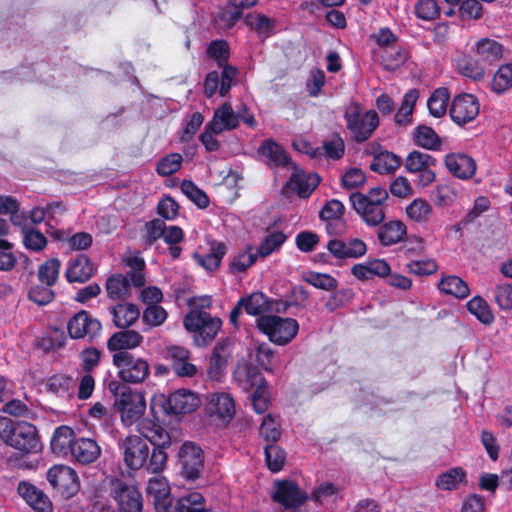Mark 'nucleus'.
Returning <instances> with one entry per match:
<instances>
[{
	"label": "nucleus",
	"instance_id": "obj_59",
	"mask_svg": "<svg viewBox=\"0 0 512 512\" xmlns=\"http://www.w3.org/2000/svg\"><path fill=\"white\" fill-rule=\"evenodd\" d=\"M247 26L256 30L259 34L267 36L273 29V21L263 14L250 13L245 18Z\"/></svg>",
	"mask_w": 512,
	"mask_h": 512
},
{
	"label": "nucleus",
	"instance_id": "obj_24",
	"mask_svg": "<svg viewBox=\"0 0 512 512\" xmlns=\"http://www.w3.org/2000/svg\"><path fill=\"white\" fill-rule=\"evenodd\" d=\"M230 347L229 339H223L214 346L207 370L210 379L218 380L223 375L231 355Z\"/></svg>",
	"mask_w": 512,
	"mask_h": 512
},
{
	"label": "nucleus",
	"instance_id": "obj_50",
	"mask_svg": "<svg viewBox=\"0 0 512 512\" xmlns=\"http://www.w3.org/2000/svg\"><path fill=\"white\" fill-rule=\"evenodd\" d=\"M492 90L498 94L512 88V64L502 65L494 74Z\"/></svg>",
	"mask_w": 512,
	"mask_h": 512
},
{
	"label": "nucleus",
	"instance_id": "obj_58",
	"mask_svg": "<svg viewBox=\"0 0 512 512\" xmlns=\"http://www.w3.org/2000/svg\"><path fill=\"white\" fill-rule=\"evenodd\" d=\"M485 64L473 59H463L459 62L458 67L460 72L471 79L480 80L485 75Z\"/></svg>",
	"mask_w": 512,
	"mask_h": 512
},
{
	"label": "nucleus",
	"instance_id": "obj_52",
	"mask_svg": "<svg viewBox=\"0 0 512 512\" xmlns=\"http://www.w3.org/2000/svg\"><path fill=\"white\" fill-rule=\"evenodd\" d=\"M23 244L26 249L40 252L47 246V238L34 228H23Z\"/></svg>",
	"mask_w": 512,
	"mask_h": 512
},
{
	"label": "nucleus",
	"instance_id": "obj_32",
	"mask_svg": "<svg viewBox=\"0 0 512 512\" xmlns=\"http://www.w3.org/2000/svg\"><path fill=\"white\" fill-rule=\"evenodd\" d=\"M258 153L267 160L270 166H288L290 165V157L286 151L275 141L265 140L258 148Z\"/></svg>",
	"mask_w": 512,
	"mask_h": 512
},
{
	"label": "nucleus",
	"instance_id": "obj_62",
	"mask_svg": "<svg viewBox=\"0 0 512 512\" xmlns=\"http://www.w3.org/2000/svg\"><path fill=\"white\" fill-rule=\"evenodd\" d=\"M382 64L387 70H395L406 60V54L397 45L393 48L384 50L382 56Z\"/></svg>",
	"mask_w": 512,
	"mask_h": 512
},
{
	"label": "nucleus",
	"instance_id": "obj_9",
	"mask_svg": "<svg viewBox=\"0 0 512 512\" xmlns=\"http://www.w3.org/2000/svg\"><path fill=\"white\" fill-rule=\"evenodd\" d=\"M181 475L189 481H194L201 476L204 468L203 450L193 442H185L178 452Z\"/></svg>",
	"mask_w": 512,
	"mask_h": 512
},
{
	"label": "nucleus",
	"instance_id": "obj_14",
	"mask_svg": "<svg viewBox=\"0 0 512 512\" xmlns=\"http://www.w3.org/2000/svg\"><path fill=\"white\" fill-rule=\"evenodd\" d=\"M156 502L155 509L157 512H207L205 507V498L199 492H190L173 501L170 496Z\"/></svg>",
	"mask_w": 512,
	"mask_h": 512
},
{
	"label": "nucleus",
	"instance_id": "obj_35",
	"mask_svg": "<svg viewBox=\"0 0 512 512\" xmlns=\"http://www.w3.org/2000/svg\"><path fill=\"white\" fill-rule=\"evenodd\" d=\"M378 239L383 246L401 242L406 235V226L401 221H390L378 229Z\"/></svg>",
	"mask_w": 512,
	"mask_h": 512
},
{
	"label": "nucleus",
	"instance_id": "obj_60",
	"mask_svg": "<svg viewBox=\"0 0 512 512\" xmlns=\"http://www.w3.org/2000/svg\"><path fill=\"white\" fill-rule=\"evenodd\" d=\"M258 254L257 252H253L251 247L244 252L238 253L231 261L230 271L234 274L246 271V269L256 261Z\"/></svg>",
	"mask_w": 512,
	"mask_h": 512
},
{
	"label": "nucleus",
	"instance_id": "obj_29",
	"mask_svg": "<svg viewBox=\"0 0 512 512\" xmlns=\"http://www.w3.org/2000/svg\"><path fill=\"white\" fill-rule=\"evenodd\" d=\"M445 165L450 173L460 179H468L475 174V161L464 154H449L445 157Z\"/></svg>",
	"mask_w": 512,
	"mask_h": 512
},
{
	"label": "nucleus",
	"instance_id": "obj_55",
	"mask_svg": "<svg viewBox=\"0 0 512 512\" xmlns=\"http://www.w3.org/2000/svg\"><path fill=\"white\" fill-rule=\"evenodd\" d=\"M181 191L199 208L203 209L209 205V198L206 193L199 189L192 181L184 180L181 183Z\"/></svg>",
	"mask_w": 512,
	"mask_h": 512
},
{
	"label": "nucleus",
	"instance_id": "obj_20",
	"mask_svg": "<svg viewBox=\"0 0 512 512\" xmlns=\"http://www.w3.org/2000/svg\"><path fill=\"white\" fill-rule=\"evenodd\" d=\"M100 330V322L91 318L86 311L78 312L68 322V332L74 339L83 338L85 336L94 337Z\"/></svg>",
	"mask_w": 512,
	"mask_h": 512
},
{
	"label": "nucleus",
	"instance_id": "obj_1",
	"mask_svg": "<svg viewBox=\"0 0 512 512\" xmlns=\"http://www.w3.org/2000/svg\"><path fill=\"white\" fill-rule=\"evenodd\" d=\"M388 192L382 187L370 189L367 193L354 192L350 202L356 213L368 226H378L385 219Z\"/></svg>",
	"mask_w": 512,
	"mask_h": 512
},
{
	"label": "nucleus",
	"instance_id": "obj_64",
	"mask_svg": "<svg viewBox=\"0 0 512 512\" xmlns=\"http://www.w3.org/2000/svg\"><path fill=\"white\" fill-rule=\"evenodd\" d=\"M494 299L501 309H512V285L508 283L497 285L494 290Z\"/></svg>",
	"mask_w": 512,
	"mask_h": 512
},
{
	"label": "nucleus",
	"instance_id": "obj_34",
	"mask_svg": "<svg viewBox=\"0 0 512 512\" xmlns=\"http://www.w3.org/2000/svg\"><path fill=\"white\" fill-rule=\"evenodd\" d=\"M113 322L121 329L132 326L140 316L138 307L133 303H120L112 308Z\"/></svg>",
	"mask_w": 512,
	"mask_h": 512
},
{
	"label": "nucleus",
	"instance_id": "obj_38",
	"mask_svg": "<svg viewBox=\"0 0 512 512\" xmlns=\"http://www.w3.org/2000/svg\"><path fill=\"white\" fill-rule=\"evenodd\" d=\"M418 98L419 91L417 89H411L404 95L401 106L395 115L396 124L406 126L412 122V115Z\"/></svg>",
	"mask_w": 512,
	"mask_h": 512
},
{
	"label": "nucleus",
	"instance_id": "obj_39",
	"mask_svg": "<svg viewBox=\"0 0 512 512\" xmlns=\"http://www.w3.org/2000/svg\"><path fill=\"white\" fill-rule=\"evenodd\" d=\"M438 287L441 292L456 298H466L470 293L467 283L454 275L443 277Z\"/></svg>",
	"mask_w": 512,
	"mask_h": 512
},
{
	"label": "nucleus",
	"instance_id": "obj_26",
	"mask_svg": "<svg viewBox=\"0 0 512 512\" xmlns=\"http://www.w3.org/2000/svg\"><path fill=\"white\" fill-rule=\"evenodd\" d=\"M320 177L317 174H305L294 167V172L286 184V188L294 191L301 198H307L318 186Z\"/></svg>",
	"mask_w": 512,
	"mask_h": 512
},
{
	"label": "nucleus",
	"instance_id": "obj_57",
	"mask_svg": "<svg viewBox=\"0 0 512 512\" xmlns=\"http://www.w3.org/2000/svg\"><path fill=\"white\" fill-rule=\"evenodd\" d=\"M183 157L179 153H171L161 158L157 164V172L161 176H170L181 168Z\"/></svg>",
	"mask_w": 512,
	"mask_h": 512
},
{
	"label": "nucleus",
	"instance_id": "obj_22",
	"mask_svg": "<svg viewBox=\"0 0 512 512\" xmlns=\"http://www.w3.org/2000/svg\"><path fill=\"white\" fill-rule=\"evenodd\" d=\"M137 430L155 447H169L171 445L169 433L160 425L157 419L144 418L138 423Z\"/></svg>",
	"mask_w": 512,
	"mask_h": 512
},
{
	"label": "nucleus",
	"instance_id": "obj_53",
	"mask_svg": "<svg viewBox=\"0 0 512 512\" xmlns=\"http://www.w3.org/2000/svg\"><path fill=\"white\" fill-rule=\"evenodd\" d=\"M166 447L156 446L151 452L150 457L147 459L144 468L153 474L161 473L167 464L168 455L165 452Z\"/></svg>",
	"mask_w": 512,
	"mask_h": 512
},
{
	"label": "nucleus",
	"instance_id": "obj_28",
	"mask_svg": "<svg viewBox=\"0 0 512 512\" xmlns=\"http://www.w3.org/2000/svg\"><path fill=\"white\" fill-rule=\"evenodd\" d=\"M101 453L97 442L90 438H78L72 446L70 456L81 464H90L96 461Z\"/></svg>",
	"mask_w": 512,
	"mask_h": 512
},
{
	"label": "nucleus",
	"instance_id": "obj_19",
	"mask_svg": "<svg viewBox=\"0 0 512 512\" xmlns=\"http://www.w3.org/2000/svg\"><path fill=\"white\" fill-rule=\"evenodd\" d=\"M328 251L338 259L359 258L366 254V244L358 238L344 241L341 239H331L327 244Z\"/></svg>",
	"mask_w": 512,
	"mask_h": 512
},
{
	"label": "nucleus",
	"instance_id": "obj_18",
	"mask_svg": "<svg viewBox=\"0 0 512 512\" xmlns=\"http://www.w3.org/2000/svg\"><path fill=\"white\" fill-rule=\"evenodd\" d=\"M206 410L210 415L227 423L235 414V402L228 393H212L207 397Z\"/></svg>",
	"mask_w": 512,
	"mask_h": 512
},
{
	"label": "nucleus",
	"instance_id": "obj_56",
	"mask_svg": "<svg viewBox=\"0 0 512 512\" xmlns=\"http://www.w3.org/2000/svg\"><path fill=\"white\" fill-rule=\"evenodd\" d=\"M167 311L159 305H149L143 311L142 321L149 328L161 326L167 319Z\"/></svg>",
	"mask_w": 512,
	"mask_h": 512
},
{
	"label": "nucleus",
	"instance_id": "obj_7",
	"mask_svg": "<svg viewBox=\"0 0 512 512\" xmlns=\"http://www.w3.org/2000/svg\"><path fill=\"white\" fill-rule=\"evenodd\" d=\"M272 498L283 507L281 512H303L302 506L308 496L296 483L284 480L275 483Z\"/></svg>",
	"mask_w": 512,
	"mask_h": 512
},
{
	"label": "nucleus",
	"instance_id": "obj_48",
	"mask_svg": "<svg viewBox=\"0 0 512 512\" xmlns=\"http://www.w3.org/2000/svg\"><path fill=\"white\" fill-rule=\"evenodd\" d=\"M466 473L460 468H452L442 473L436 480V486L442 490H454L465 481Z\"/></svg>",
	"mask_w": 512,
	"mask_h": 512
},
{
	"label": "nucleus",
	"instance_id": "obj_47",
	"mask_svg": "<svg viewBox=\"0 0 512 512\" xmlns=\"http://www.w3.org/2000/svg\"><path fill=\"white\" fill-rule=\"evenodd\" d=\"M241 301H244V309L249 315L259 316L271 310L266 296L261 292L242 297Z\"/></svg>",
	"mask_w": 512,
	"mask_h": 512
},
{
	"label": "nucleus",
	"instance_id": "obj_27",
	"mask_svg": "<svg viewBox=\"0 0 512 512\" xmlns=\"http://www.w3.org/2000/svg\"><path fill=\"white\" fill-rule=\"evenodd\" d=\"M143 342V336L135 330H123L114 333L107 341V348L110 351L129 352Z\"/></svg>",
	"mask_w": 512,
	"mask_h": 512
},
{
	"label": "nucleus",
	"instance_id": "obj_45",
	"mask_svg": "<svg viewBox=\"0 0 512 512\" xmlns=\"http://www.w3.org/2000/svg\"><path fill=\"white\" fill-rule=\"evenodd\" d=\"M468 311L481 323L490 325L494 321L493 313L487 302L480 296H476L467 302Z\"/></svg>",
	"mask_w": 512,
	"mask_h": 512
},
{
	"label": "nucleus",
	"instance_id": "obj_30",
	"mask_svg": "<svg viewBox=\"0 0 512 512\" xmlns=\"http://www.w3.org/2000/svg\"><path fill=\"white\" fill-rule=\"evenodd\" d=\"M94 271L93 263L86 255L81 254L69 263L65 275L67 280L71 283H83L93 276Z\"/></svg>",
	"mask_w": 512,
	"mask_h": 512
},
{
	"label": "nucleus",
	"instance_id": "obj_15",
	"mask_svg": "<svg viewBox=\"0 0 512 512\" xmlns=\"http://www.w3.org/2000/svg\"><path fill=\"white\" fill-rule=\"evenodd\" d=\"M201 404L198 395L187 389H178L163 399L162 407L167 414L194 412Z\"/></svg>",
	"mask_w": 512,
	"mask_h": 512
},
{
	"label": "nucleus",
	"instance_id": "obj_10",
	"mask_svg": "<svg viewBox=\"0 0 512 512\" xmlns=\"http://www.w3.org/2000/svg\"><path fill=\"white\" fill-rule=\"evenodd\" d=\"M207 53L222 68L219 94L225 96L229 92L237 74L236 68L227 64L229 55L228 45L225 41H213L209 45Z\"/></svg>",
	"mask_w": 512,
	"mask_h": 512
},
{
	"label": "nucleus",
	"instance_id": "obj_49",
	"mask_svg": "<svg viewBox=\"0 0 512 512\" xmlns=\"http://www.w3.org/2000/svg\"><path fill=\"white\" fill-rule=\"evenodd\" d=\"M123 261L126 266L130 268L127 276L130 277L133 285L135 287H142L145 284V276L143 274L145 267L144 260L139 256L129 255L124 257Z\"/></svg>",
	"mask_w": 512,
	"mask_h": 512
},
{
	"label": "nucleus",
	"instance_id": "obj_3",
	"mask_svg": "<svg viewBox=\"0 0 512 512\" xmlns=\"http://www.w3.org/2000/svg\"><path fill=\"white\" fill-rule=\"evenodd\" d=\"M347 129L356 142L368 140L379 125L376 111H364L362 106L354 103L345 112Z\"/></svg>",
	"mask_w": 512,
	"mask_h": 512
},
{
	"label": "nucleus",
	"instance_id": "obj_21",
	"mask_svg": "<svg viewBox=\"0 0 512 512\" xmlns=\"http://www.w3.org/2000/svg\"><path fill=\"white\" fill-rule=\"evenodd\" d=\"M167 357L171 361V366L176 375L180 377H193L197 373V368L191 363L190 351L184 347L171 346L167 348Z\"/></svg>",
	"mask_w": 512,
	"mask_h": 512
},
{
	"label": "nucleus",
	"instance_id": "obj_11",
	"mask_svg": "<svg viewBox=\"0 0 512 512\" xmlns=\"http://www.w3.org/2000/svg\"><path fill=\"white\" fill-rule=\"evenodd\" d=\"M110 491L112 497L118 501L120 512L142 511V496L135 486L120 479H112Z\"/></svg>",
	"mask_w": 512,
	"mask_h": 512
},
{
	"label": "nucleus",
	"instance_id": "obj_6",
	"mask_svg": "<svg viewBox=\"0 0 512 512\" xmlns=\"http://www.w3.org/2000/svg\"><path fill=\"white\" fill-rule=\"evenodd\" d=\"M257 327L268 336L269 340L278 345L292 341L299 330L298 322L292 318L275 315H264L257 319Z\"/></svg>",
	"mask_w": 512,
	"mask_h": 512
},
{
	"label": "nucleus",
	"instance_id": "obj_17",
	"mask_svg": "<svg viewBox=\"0 0 512 512\" xmlns=\"http://www.w3.org/2000/svg\"><path fill=\"white\" fill-rule=\"evenodd\" d=\"M17 492L35 512L53 511V505L49 497L32 483L19 482Z\"/></svg>",
	"mask_w": 512,
	"mask_h": 512
},
{
	"label": "nucleus",
	"instance_id": "obj_63",
	"mask_svg": "<svg viewBox=\"0 0 512 512\" xmlns=\"http://www.w3.org/2000/svg\"><path fill=\"white\" fill-rule=\"evenodd\" d=\"M265 456L267 465L272 472H278L282 469L285 462V453L280 447L275 444L266 445Z\"/></svg>",
	"mask_w": 512,
	"mask_h": 512
},
{
	"label": "nucleus",
	"instance_id": "obj_16",
	"mask_svg": "<svg viewBox=\"0 0 512 512\" xmlns=\"http://www.w3.org/2000/svg\"><path fill=\"white\" fill-rule=\"evenodd\" d=\"M479 110L478 99L472 94L463 93L453 99L450 116L456 124L463 126L472 122L478 116Z\"/></svg>",
	"mask_w": 512,
	"mask_h": 512
},
{
	"label": "nucleus",
	"instance_id": "obj_8",
	"mask_svg": "<svg viewBox=\"0 0 512 512\" xmlns=\"http://www.w3.org/2000/svg\"><path fill=\"white\" fill-rule=\"evenodd\" d=\"M7 445L24 453H37L42 445L36 427L26 421H17Z\"/></svg>",
	"mask_w": 512,
	"mask_h": 512
},
{
	"label": "nucleus",
	"instance_id": "obj_46",
	"mask_svg": "<svg viewBox=\"0 0 512 512\" xmlns=\"http://www.w3.org/2000/svg\"><path fill=\"white\" fill-rule=\"evenodd\" d=\"M146 492L149 497L153 498L154 506H156V502H163V499L170 496V487L165 477L157 475L148 481Z\"/></svg>",
	"mask_w": 512,
	"mask_h": 512
},
{
	"label": "nucleus",
	"instance_id": "obj_4",
	"mask_svg": "<svg viewBox=\"0 0 512 512\" xmlns=\"http://www.w3.org/2000/svg\"><path fill=\"white\" fill-rule=\"evenodd\" d=\"M183 326L193 333L194 344L206 347L217 336L222 327V320L211 314H186Z\"/></svg>",
	"mask_w": 512,
	"mask_h": 512
},
{
	"label": "nucleus",
	"instance_id": "obj_31",
	"mask_svg": "<svg viewBox=\"0 0 512 512\" xmlns=\"http://www.w3.org/2000/svg\"><path fill=\"white\" fill-rule=\"evenodd\" d=\"M474 52L479 61L491 65L502 58L503 47L493 39L483 38L475 44Z\"/></svg>",
	"mask_w": 512,
	"mask_h": 512
},
{
	"label": "nucleus",
	"instance_id": "obj_41",
	"mask_svg": "<svg viewBox=\"0 0 512 512\" xmlns=\"http://www.w3.org/2000/svg\"><path fill=\"white\" fill-rule=\"evenodd\" d=\"M414 142L417 146L427 150H439L441 139L436 132L428 126H419L414 132Z\"/></svg>",
	"mask_w": 512,
	"mask_h": 512
},
{
	"label": "nucleus",
	"instance_id": "obj_33",
	"mask_svg": "<svg viewBox=\"0 0 512 512\" xmlns=\"http://www.w3.org/2000/svg\"><path fill=\"white\" fill-rule=\"evenodd\" d=\"M76 440L75 433L70 427L60 426L54 431L51 439V449L57 455L68 456Z\"/></svg>",
	"mask_w": 512,
	"mask_h": 512
},
{
	"label": "nucleus",
	"instance_id": "obj_25",
	"mask_svg": "<svg viewBox=\"0 0 512 512\" xmlns=\"http://www.w3.org/2000/svg\"><path fill=\"white\" fill-rule=\"evenodd\" d=\"M240 114L234 112L229 103H224L214 112L212 120L209 122V128L216 134L223 131L235 129L239 125Z\"/></svg>",
	"mask_w": 512,
	"mask_h": 512
},
{
	"label": "nucleus",
	"instance_id": "obj_13",
	"mask_svg": "<svg viewBox=\"0 0 512 512\" xmlns=\"http://www.w3.org/2000/svg\"><path fill=\"white\" fill-rule=\"evenodd\" d=\"M126 466L132 470L144 467L149 457V446L138 435H128L120 443Z\"/></svg>",
	"mask_w": 512,
	"mask_h": 512
},
{
	"label": "nucleus",
	"instance_id": "obj_61",
	"mask_svg": "<svg viewBox=\"0 0 512 512\" xmlns=\"http://www.w3.org/2000/svg\"><path fill=\"white\" fill-rule=\"evenodd\" d=\"M304 280L310 285L325 291L335 290L338 286V281L329 274L310 272L304 277Z\"/></svg>",
	"mask_w": 512,
	"mask_h": 512
},
{
	"label": "nucleus",
	"instance_id": "obj_40",
	"mask_svg": "<svg viewBox=\"0 0 512 512\" xmlns=\"http://www.w3.org/2000/svg\"><path fill=\"white\" fill-rule=\"evenodd\" d=\"M401 164V159L396 154L383 151L373 158L370 164L371 170L380 174L391 173L395 171Z\"/></svg>",
	"mask_w": 512,
	"mask_h": 512
},
{
	"label": "nucleus",
	"instance_id": "obj_51",
	"mask_svg": "<svg viewBox=\"0 0 512 512\" xmlns=\"http://www.w3.org/2000/svg\"><path fill=\"white\" fill-rule=\"evenodd\" d=\"M60 267L61 263L56 258L44 262L38 269L39 280L52 287L58 279Z\"/></svg>",
	"mask_w": 512,
	"mask_h": 512
},
{
	"label": "nucleus",
	"instance_id": "obj_5",
	"mask_svg": "<svg viewBox=\"0 0 512 512\" xmlns=\"http://www.w3.org/2000/svg\"><path fill=\"white\" fill-rule=\"evenodd\" d=\"M112 362L118 369V377L124 383L141 384L150 375V365L148 361L130 352L114 353Z\"/></svg>",
	"mask_w": 512,
	"mask_h": 512
},
{
	"label": "nucleus",
	"instance_id": "obj_12",
	"mask_svg": "<svg viewBox=\"0 0 512 512\" xmlns=\"http://www.w3.org/2000/svg\"><path fill=\"white\" fill-rule=\"evenodd\" d=\"M47 480L57 492L66 498L72 497L79 490L77 474L68 466L51 467L47 472Z\"/></svg>",
	"mask_w": 512,
	"mask_h": 512
},
{
	"label": "nucleus",
	"instance_id": "obj_44",
	"mask_svg": "<svg viewBox=\"0 0 512 512\" xmlns=\"http://www.w3.org/2000/svg\"><path fill=\"white\" fill-rule=\"evenodd\" d=\"M449 98L450 95L447 88L436 89L427 102L430 114L436 118L444 116Z\"/></svg>",
	"mask_w": 512,
	"mask_h": 512
},
{
	"label": "nucleus",
	"instance_id": "obj_42",
	"mask_svg": "<svg viewBox=\"0 0 512 512\" xmlns=\"http://www.w3.org/2000/svg\"><path fill=\"white\" fill-rule=\"evenodd\" d=\"M433 213L432 206L424 199H414L407 207V217L420 224H425L429 221Z\"/></svg>",
	"mask_w": 512,
	"mask_h": 512
},
{
	"label": "nucleus",
	"instance_id": "obj_36",
	"mask_svg": "<svg viewBox=\"0 0 512 512\" xmlns=\"http://www.w3.org/2000/svg\"><path fill=\"white\" fill-rule=\"evenodd\" d=\"M106 292L112 300H122L130 297L131 287L126 276L116 274L109 277L106 281Z\"/></svg>",
	"mask_w": 512,
	"mask_h": 512
},
{
	"label": "nucleus",
	"instance_id": "obj_2",
	"mask_svg": "<svg viewBox=\"0 0 512 512\" xmlns=\"http://www.w3.org/2000/svg\"><path fill=\"white\" fill-rule=\"evenodd\" d=\"M147 404L145 394L138 390L124 389L113 402V409L125 427L137 425L143 420Z\"/></svg>",
	"mask_w": 512,
	"mask_h": 512
},
{
	"label": "nucleus",
	"instance_id": "obj_54",
	"mask_svg": "<svg viewBox=\"0 0 512 512\" xmlns=\"http://www.w3.org/2000/svg\"><path fill=\"white\" fill-rule=\"evenodd\" d=\"M259 433L265 441L275 443L281 436L280 423L268 414L261 423Z\"/></svg>",
	"mask_w": 512,
	"mask_h": 512
},
{
	"label": "nucleus",
	"instance_id": "obj_37",
	"mask_svg": "<svg viewBox=\"0 0 512 512\" xmlns=\"http://www.w3.org/2000/svg\"><path fill=\"white\" fill-rule=\"evenodd\" d=\"M226 245L222 242H212L210 252L206 255L195 254L197 263L209 271L216 270L223 256L226 254Z\"/></svg>",
	"mask_w": 512,
	"mask_h": 512
},
{
	"label": "nucleus",
	"instance_id": "obj_43",
	"mask_svg": "<svg viewBox=\"0 0 512 512\" xmlns=\"http://www.w3.org/2000/svg\"><path fill=\"white\" fill-rule=\"evenodd\" d=\"M436 165V159L427 153L414 150L405 159V168L410 173H418Z\"/></svg>",
	"mask_w": 512,
	"mask_h": 512
},
{
	"label": "nucleus",
	"instance_id": "obj_23",
	"mask_svg": "<svg viewBox=\"0 0 512 512\" xmlns=\"http://www.w3.org/2000/svg\"><path fill=\"white\" fill-rule=\"evenodd\" d=\"M137 430L155 447H169L171 445L169 433L160 425L157 419L144 418L138 423Z\"/></svg>",
	"mask_w": 512,
	"mask_h": 512
}]
</instances>
